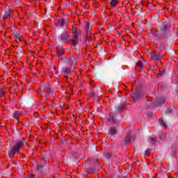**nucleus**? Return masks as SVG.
Masks as SVG:
<instances>
[{
  "instance_id": "0eeeda50",
  "label": "nucleus",
  "mask_w": 178,
  "mask_h": 178,
  "mask_svg": "<svg viewBox=\"0 0 178 178\" xmlns=\"http://www.w3.org/2000/svg\"><path fill=\"white\" fill-rule=\"evenodd\" d=\"M151 59L155 62H159V60H161V57L159 55H156L154 53H152L151 54Z\"/></svg>"
},
{
  "instance_id": "dca6fc26",
  "label": "nucleus",
  "mask_w": 178,
  "mask_h": 178,
  "mask_svg": "<svg viewBox=\"0 0 178 178\" xmlns=\"http://www.w3.org/2000/svg\"><path fill=\"white\" fill-rule=\"evenodd\" d=\"M58 26H65V19L63 18L58 19Z\"/></svg>"
},
{
  "instance_id": "39448f33",
  "label": "nucleus",
  "mask_w": 178,
  "mask_h": 178,
  "mask_svg": "<svg viewBox=\"0 0 178 178\" xmlns=\"http://www.w3.org/2000/svg\"><path fill=\"white\" fill-rule=\"evenodd\" d=\"M73 72V68H65L63 71L64 76L67 79V77H70V74Z\"/></svg>"
},
{
  "instance_id": "4be33fe9",
  "label": "nucleus",
  "mask_w": 178,
  "mask_h": 178,
  "mask_svg": "<svg viewBox=\"0 0 178 178\" xmlns=\"http://www.w3.org/2000/svg\"><path fill=\"white\" fill-rule=\"evenodd\" d=\"M134 101H136L137 99V98H138V96L136 95V96H134L132 97Z\"/></svg>"
},
{
  "instance_id": "7c9ffc66",
  "label": "nucleus",
  "mask_w": 178,
  "mask_h": 178,
  "mask_svg": "<svg viewBox=\"0 0 178 178\" xmlns=\"http://www.w3.org/2000/svg\"><path fill=\"white\" fill-rule=\"evenodd\" d=\"M72 67H73V69H74V66L73 65Z\"/></svg>"
},
{
  "instance_id": "6e6552de",
  "label": "nucleus",
  "mask_w": 178,
  "mask_h": 178,
  "mask_svg": "<svg viewBox=\"0 0 178 178\" xmlns=\"http://www.w3.org/2000/svg\"><path fill=\"white\" fill-rule=\"evenodd\" d=\"M56 51H57V54L58 55V58H61L62 55H63V51H65L63 47H58L56 48Z\"/></svg>"
},
{
  "instance_id": "20e7f679",
  "label": "nucleus",
  "mask_w": 178,
  "mask_h": 178,
  "mask_svg": "<svg viewBox=\"0 0 178 178\" xmlns=\"http://www.w3.org/2000/svg\"><path fill=\"white\" fill-rule=\"evenodd\" d=\"M85 30L86 31V37H90V35H91V31L92 30V25L90 24V23L88 22H86Z\"/></svg>"
},
{
  "instance_id": "aec40b11",
  "label": "nucleus",
  "mask_w": 178,
  "mask_h": 178,
  "mask_svg": "<svg viewBox=\"0 0 178 178\" xmlns=\"http://www.w3.org/2000/svg\"><path fill=\"white\" fill-rule=\"evenodd\" d=\"M145 154L146 155H149L151 154V149H146Z\"/></svg>"
},
{
  "instance_id": "cd10ccee",
  "label": "nucleus",
  "mask_w": 178,
  "mask_h": 178,
  "mask_svg": "<svg viewBox=\"0 0 178 178\" xmlns=\"http://www.w3.org/2000/svg\"><path fill=\"white\" fill-rule=\"evenodd\" d=\"M163 137H166V135L165 134H163Z\"/></svg>"
},
{
  "instance_id": "2eb2a0df",
  "label": "nucleus",
  "mask_w": 178,
  "mask_h": 178,
  "mask_svg": "<svg viewBox=\"0 0 178 178\" xmlns=\"http://www.w3.org/2000/svg\"><path fill=\"white\" fill-rule=\"evenodd\" d=\"M159 122L161 126H162V127H163L164 129H166V124H165V122H163V120H162V118H160L159 120Z\"/></svg>"
},
{
  "instance_id": "f03ea898",
  "label": "nucleus",
  "mask_w": 178,
  "mask_h": 178,
  "mask_svg": "<svg viewBox=\"0 0 178 178\" xmlns=\"http://www.w3.org/2000/svg\"><path fill=\"white\" fill-rule=\"evenodd\" d=\"M72 35L71 39V42H72L73 45H77L79 44V37L81 35V31L78 29H72Z\"/></svg>"
},
{
  "instance_id": "a211bd4d",
  "label": "nucleus",
  "mask_w": 178,
  "mask_h": 178,
  "mask_svg": "<svg viewBox=\"0 0 178 178\" xmlns=\"http://www.w3.org/2000/svg\"><path fill=\"white\" fill-rule=\"evenodd\" d=\"M45 163H48V159L42 158L41 159V164L44 165Z\"/></svg>"
},
{
  "instance_id": "bb28decb",
  "label": "nucleus",
  "mask_w": 178,
  "mask_h": 178,
  "mask_svg": "<svg viewBox=\"0 0 178 178\" xmlns=\"http://www.w3.org/2000/svg\"><path fill=\"white\" fill-rule=\"evenodd\" d=\"M165 138H162V135L160 136V140H163Z\"/></svg>"
},
{
  "instance_id": "c756f323",
  "label": "nucleus",
  "mask_w": 178,
  "mask_h": 178,
  "mask_svg": "<svg viewBox=\"0 0 178 178\" xmlns=\"http://www.w3.org/2000/svg\"><path fill=\"white\" fill-rule=\"evenodd\" d=\"M167 111H168V112H170V110H168Z\"/></svg>"
},
{
  "instance_id": "1a4fd4ad",
  "label": "nucleus",
  "mask_w": 178,
  "mask_h": 178,
  "mask_svg": "<svg viewBox=\"0 0 178 178\" xmlns=\"http://www.w3.org/2000/svg\"><path fill=\"white\" fill-rule=\"evenodd\" d=\"M23 40V35L20 33L15 34V41L16 42H20Z\"/></svg>"
},
{
  "instance_id": "423d86ee",
  "label": "nucleus",
  "mask_w": 178,
  "mask_h": 178,
  "mask_svg": "<svg viewBox=\"0 0 178 178\" xmlns=\"http://www.w3.org/2000/svg\"><path fill=\"white\" fill-rule=\"evenodd\" d=\"M22 115H23V113L22 111H15L13 115V118H14V119H16L17 122H19V118H20Z\"/></svg>"
},
{
  "instance_id": "4468645a",
  "label": "nucleus",
  "mask_w": 178,
  "mask_h": 178,
  "mask_svg": "<svg viewBox=\"0 0 178 178\" xmlns=\"http://www.w3.org/2000/svg\"><path fill=\"white\" fill-rule=\"evenodd\" d=\"M160 29H161V31H165V30H168V26L165 23H163L161 25Z\"/></svg>"
},
{
  "instance_id": "412c9836",
  "label": "nucleus",
  "mask_w": 178,
  "mask_h": 178,
  "mask_svg": "<svg viewBox=\"0 0 178 178\" xmlns=\"http://www.w3.org/2000/svg\"><path fill=\"white\" fill-rule=\"evenodd\" d=\"M44 91H47V92H51V88H45Z\"/></svg>"
},
{
  "instance_id": "f257e3e1",
  "label": "nucleus",
  "mask_w": 178,
  "mask_h": 178,
  "mask_svg": "<svg viewBox=\"0 0 178 178\" xmlns=\"http://www.w3.org/2000/svg\"><path fill=\"white\" fill-rule=\"evenodd\" d=\"M24 143H25V140L24 139L17 142L13 145V147L8 151V156H10V158L11 159L15 158V155H17L20 149L24 147Z\"/></svg>"
},
{
  "instance_id": "a878e982",
  "label": "nucleus",
  "mask_w": 178,
  "mask_h": 178,
  "mask_svg": "<svg viewBox=\"0 0 178 178\" xmlns=\"http://www.w3.org/2000/svg\"><path fill=\"white\" fill-rule=\"evenodd\" d=\"M28 178H35V176H34L33 175L29 176Z\"/></svg>"
},
{
  "instance_id": "6ab92c4d",
  "label": "nucleus",
  "mask_w": 178,
  "mask_h": 178,
  "mask_svg": "<svg viewBox=\"0 0 178 178\" xmlns=\"http://www.w3.org/2000/svg\"><path fill=\"white\" fill-rule=\"evenodd\" d=\"M136 66H138L140 69H143V62L139 61L138 63H136Z\"/></svg>"
},
{
  "instance_id": "393cba45",
  "label": "nucleus",
  "mask_w": 178,
  "mask_h": 178,
  "mask_svg": "<svg viewBox=\"0 0 178 178\" xmlns=\"http://www.w3.org/2000/svg\"><path fill=\"white\" fill-rule=\"evenodd\" d=\"M150 140H151V141H156V138H151Z\"/></svg>"
},
{
  "instance_id": "f3484780",
  "label": "nucleus",
  "mask_w": 178,
  "mask_h": 178,
  "mask_svg": "<svg viewBox=\"0 0 178 178\" xmlns=\"http://www.w3.org/2000/svg\"><path fill=\"white\" fill-rule=\"evenodd\" d=\"M118 2H119L118 0H111V6H116L118 4Z\"/></svg>"
},
{
  "instance_id": "c85d7f7f",
  "label": "nucleus",
  "mask_w": 178,
  "mask_h": 178,
  "mask_svg": "<svg viewBox=\"0 0 178 178\" xmlns=\"http://www.w3.org/2000/svg\"><path fill=\"white\" fill-rule=\"evenodd\" d=\"M40 168H42V166H39V167H38V169H40Z\"/></svg>"
},
{
  "instance_id": "ddd939ff",
  "label": "nucleus",
  "mask_w": 178,
  "mask_h": 178,
  "mask_svg": "<svg viewBox=\"0 0 178 178\" xmlns=\"http://www.w3.org/2000/svg\"><path fill=\"white\" fill-rule=\"evenodd\" d=\"M86 173L92 175V173H95V170H94V168H86Z\"/></svg>"
},
{
  "instance_id": "f8f14e48",
  "label": "nucleus",
  "mask_w": 178,
  "mask_h": 178,
  "mask_svg": "<svg viewBox=\"0 0 178 178\" xmlns=\"http://www.w3.org/2000/svg\"><path fill=\"white\" fill-rule=\"evenodd\" d=\"M131 141V136L130 135H128L125 138V144H130V142Z\"/></svg>"
},
{
  "instance_id": "b1692460",
  "label": "nucleus",
  "mask_w": 178,
  "mask_h": 178,
  "mask_svg": "<svg viewBox=\"0 0 178 178\" xmlns=\"http://www.w3.org/2000/svg\"><path fill=\"white\" fill-rule=\"evenodd\" d=\"M0 95L1 97H5V93L3 92H1Z\"/></svg>"
},
{
  "instance_id": "5701e85b",
  "label": "nucleus",
  "mask_w": 178,
  "mask_h": 178,
  "mask_svg": "<svg viewBox=\"0 0 178 178\" xmlns=\"http://www.w3.org/2000/svg\"><path fill=\"white\" fill-rule=\"evenodd\" d=\"M106 155H107V158H111V156H112V154L111 153H109V152H108L106 154Z\"/></svg>"
},
{
  "instance_id": "9d476101",
  "label": "nucleus",
  "mask_w": 178,
  "mask_h": 178,
  "mask_svg": "<svg viewBox=\"0 0 178 178\" xmlns=\"http://www.w3.org/2000/svg\"><path fill=\"white\" fill-rule=\"evenodd\" d=\"M3 19H10V20H12V11L6 13L3 16Z\"/></svg>"
},
{
  "instance_id": "7ed1b4c3",
  "label": "nucleus",
  "mask_w": 178,
  "mask_h": 178,
  "mask_svg": "<svg viewBox=\"0 0 178 178\" xmlns=\"http://www.w3.org/2000/svg\"><path fill=\"white\" fill-rule=\"evenodd\" d=\"M59 38L62 42L67 43L69 42V38H70V35L67 33L66 30H64L62 34L60 35Z\"/></svg>"
},
{
  "instance_id": "9b49d317",
  "label": "nucleus",
  "mask_w": 178,
  "mask_h": 178,
  "mask_svg": "<svg viewBox=\"0 0 178 178\" xmlns=\"http://www.w3.org/2000/svg\"><path fill=\"white\" fill-rule=\"evenodd\" d=\"M108 133H109V134H111V136H115V134H116V133H117L116 128L111 127L108 130Z\"/></svg>"
}]
</instances>
